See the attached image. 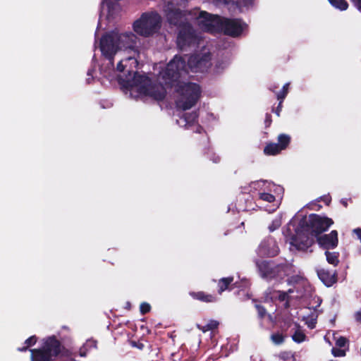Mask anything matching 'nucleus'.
Wrapping results in <instances>:
<instances>
[{
    "label": "nucleus",
    "mask_w": 361,
    "mask_h": 361,
    "mask_svg": "<svg viewBox=\"0 0 361 361\" xmlns=\"http://www.w3.org/2000/svg\"><path fill=\"white\" fill-rule=\"evenodd\" d=\"M353 232L357 235V238L361 240V228H355L353 230Z\"/></svg>",
    "instance_id": "nucleus-44"
},
{
    "label": "nucleus",
    "mask_w": 361,
    "mask_h": 361,
    "mask_svg": "<svg viewBox=\"0 0 361 361\" xmlns=\"http://www.w3.org/2000/svg\"><path fill=\"white\" fill-rule=\"evenodd\" d=\"M161 25V17L157 11L146 12L133 23L134 31L143 37L157 32Z\"/></svg>",
    "instance_id": "nucleus-3"
},
{
    "label": "nucleus",
    "mask_w": 361,
    "mask_h": 361,
    "mask_svg": "<svg viewBox=\"0 0 361 361\" xmlns=\"http://www.w3.org/2000/svg\"><path fill=\"white\" fill-rule=\"evenodd\" d=\"M117 253V251L114 248L109 249L108 250V254L109 255H115Z\"/></svg>",
    "instance_id": "nucleus-46"
},
{
    "label": "nucleus",
    "mask_w": 361,
    "mask_h": 361,
    "mask_svg": "<svg viewBox=\"0 0 361 361\" xmlns=\"http://www.w3.org/2000/svg\"><path fill=\"white\" fill-rule=\"evenodd\" d=\"M133 61L135 63L137 62L136 59H135V57H128L127 59H125V61ZM123 61L124 60H121L118 64H117V66H116V70L118 71V72H123L124 69H125V66L126 65H123Z\"/></svg>",
    "instance_id": "nucleus-34"
},
{
    "label": "nucleus",
    "mask_w": 361,
    "mask_h": 361,
    "mask_svg": "<svg viewBox=\"0 0 361 361\" xmlns=\"http://www.w3.org/2000/svg\"><path fill=\"white\" fill-rule=\"evenodd\" d=\"M184 118L187 123H194L197 119L198 114L196 111L186 113L184 115Z\"/></svg>",
    "instance_id": "nucleus-33"
},
{
    "label": "nucleus",
    "mask_w": 361,
    "mask_h": 361,
    "mask_svg": "<svg viewBox=\"0 0 361 361\" xmlns=\"http://www.w3.org/2000/svg\"><path fill=\"white\" fill-rule=\"evenodd\" d=\"M265 296L267 299H270L271 301L278 300L280 302H283L289 298L288 293L281 290H276L273 288H269L266 290Z\"/></svg>",
    "instance_id": "nucleus-17"
},
{
    "label": "nucleus",
    "mask_w": 361,
    "mask_h": 361,
    "mask_svg": "<svg viewBox=\"0 0 361 361\" xmlns=\"http://www.w3.org/2000/svg\"><path fill=\"white\" fill-rule=\"evenodd\" d=\"M305 338V334L300 329H297L292 335V339L298 343L303 342Z\"/></svg>",
    "instance_id": "nucleus-29"
},
{
    "label": "nucleus",
    "mask_w": 361,
    "mask_h": 361,
    "mask_svg": "<svg viewBox=\"0 0 361 361\" xmlns=\"http://www.w3.org/2000/svg\"><path fill=\"white\" fill-rule=\"evenodd\" d=\"M244 6H248L250 5H252L253 3V0H243Z\"/></svg>",
    "instance_id": "nucleus-47"
},
{
    "label": "nucleus",
    "mask_w": 361,
    "mask_h": 361,
    "mask_svg": "<svg viewBox=\"0 0 361 361\" xmlns=\"http://www.w3.org/2000/svg\"><path fill=\"white\" fill-rule=\"evenodd\" d=\"M322 200L326 203V204H329L331 202V197L329 196H324L322 197Z\"/></svg>",
    "instance_id": "nucleus-45"
},
{
    "label": "nucleus",
    "mask_w": 361,
    "mask_h": 361,
    "mask_svg": "<svg viewBox=\"0 0 361 361\" xmlns=\"http://www.w3.org/2000/svg\"><path fill=\"white\" fill-rule=\"evenodd\" d=\"M176 43L180 50H185L198 43L195 30L190 23H183L178 29Z\"/></svg>",
    "instance_id": "nucleus-8"
},
{
    "label": "nucleus",
    "mask_w": 361,
    "mask_h": 361,
    "mask_svg": "<svg viewBox=\"0 0 361 361\" xmlns=\"http://www.w3.org/2000/svg\"><path fill=\"white\" fill-rule=\"evenodd\" d=\"M292 325V322L290 321L286 322L284 326H281L282 331L285 332L286 330Z\"/></svg>",
    "instance_id": "nucleus-42"
},
{
    "label": "nucleus",
    "mask_w": 361,
    "mask_h": 361,
    "mask_svg": "<svg viewBox=\"0 0 361 361\" xmlns=\"http://www.w3.org/2000/svg\"><path fill=\"white\" fill-rule=\"evenodd\" d=\"M279 252L278 245L272 238L262 240L257 248V253L262 257H273L276 256Z\"/></svg>",
    "instance_id": "nucleus-13"
},
{
    "label": "nucleus",
    "mask_w": 361,
    "mask_h": 361,
    "mask_svg": "<svg viewBox=\"0 0 361 361\" xmlns=\"http://www.w3.org/2000/svg\"><path fill=\"white\" fill-rule=\"evenodd\" d=\"M233 280V276L224 277L220 279L217 283L219 294H221L225 290H231L233 289L232 283Z\"/></svg>",
    "instance_id": "nucleus-19"
},
{
    "label": "nucleus",
    "mask_w": 361,
    "mask_h": 361,
    "mask_svg": "<svg viewBox=\"0 0 361 361\" xmlns=\"http://www.w3.org/2000/svg\"><path fill=\"white\" fill-rule=\"evenodd\" d=\"M30 351L31 361H56L72 356L71 351L54 335L44 338L40 347L30 349Z\"/></svg>",
    "instance_id": "nucleus-2"
},
{
    "label": "nucleus",
    "mask_w": 361,
    "mask_h": 361,
    "mask_svg": "<svg viewBox=\"0 0 361 361\" xmlns=\"http://www.w3.org/2000/svg\"><path fill=\"white\" fill-rule=\"evenodd\" d=\"M150 310H151V306L149 303H147V302L141 303V305L140 306V312L142 315L146 314L147 313L149 312Z\"/></svg>",
    "instance_id": "nucleus-37"
},
{
    "label": "nucleus",
    "mask_w": 361,
    "mask_h": 361,
    "mask_svg": "<svg viewBox=\"0 0 361 361\" xmlns=\"http://www.w3.org/2000/svg\"><path fill=\"white\" fill-rule=\"evenodd\" d=\"M341 204L345 207H348V200L347 199H342L341 200Z\"/></svg>",
    "instance_id": "nucleus-48"
},
{
    "label": "nucleus",
    "mask_w": 361,
    "mask_h": 361,
    "mask_svg": "<svg viewBox=\"0 0 361 361\" xmlns=\"http://www.w3.org/2000/svg\"><path fill=\"white\" fill-rule=\"evenodd\" d=\"M198 25L208 32L220 27L221 18L217 15H212L207 11H200L197 18Z\"/></svg>",
    "instance_id": "nucleus-11"
},
{
    "label": "nucleus",
    "mask_w": 361,
    "mask_h": 361,
    "mask_svg": "<svg viewBox=\"0 0 361 361\" xmlns=\"http://www.w3.org/2000/svg\"><path fill=\"white\" fill-rule=\"evenodd\" d=\"M332 219L327 216H322L317 214H311L308 218L303 217L299 222V226L310 235L318 237L326 231L334 224Z\"/></svg>",
    "instance_id": "nucleus-4"
},
{
    "label": "nucleus",
    "mask_w": 361,
    "mask_h": 361,
    "mask_svg": "<svg viewBox=\"0 0 361 361\" xmlns=\"http://www.w3.org/2000/svg\"><path fill=\"white\" fill-rule=\"evenodd\" d=\"M316 238L319 247L326 250H333L338 245V232L336 230L329 234H321Z\"/></svg>",
    "instance_id": "nucleus-14"
},
{
    "label": "nucleus",
    "mask_w": 361,
    "mask_h": 361,
    "mask_svg": "<svg viewBox=\"0 0 361 361\" xmlns=\"http://www.w3.org/2000/svg\"><path fill=\"white\" fill-rule=\"evenodd\" d=\"M289 85V82L286 83L283 86L282 90L276 93V98L278 100H284L288 93Z\"/></svg>",
    "instance_id": "nucleus-30"
},
{
    "label": "nucleus",
    "mask_w": 361,
    "mask_h": 361,
    "mask_svg": "<svg viewBox=\"0 0 361 361\" xmlns=\"http://www.w3.org/2000/svg\"><path fill=\"white\" fill-rule=\"evenodd\" d=\"M116 35L119 49L135 50L137 47V37L132 32L121 34L116 32Z\"/></svg>",
    "instance_id": "nucleus-15"
},
{
    "label": "nucleus",
    "mask_w": 361,
    "mask_h": 361,
    "mask_svg": "<svg viewBox=\"0 0 361 361\" xmlns=\"http://www.w3.org/2000/svg\"><path fill=\"white\" fill-rule=\"evenodd\" d=\"M210 54L192 55L188 62L180 56L176 55L166 65L164 70L160 73L161 82H152L147 75H140L135 72L129 85L137 87V92L142 95L152 97L153 99L161 102L166 96V88L176 86L181 75L188 73V67L192 72L206 71L211 66Z\"/></svg>",
    "instance_id": "nucleus-1"
},
{
    "label": "nucleus",
    "mask_w": 361,
    "mask_h": 361,
    "mask_svg": "<svg viewBox=\"0 0 361 361\" xmlns=\"http://www.w3.org/2000/svg\"><path fill=\"white\" fill-rule=\"evenodd\" d=\"M97 348V341L94 338H90L86 341L83 345L80 348L79 354L81 357H85L88 352Z\"/></svg>",
    "instance_id": "nucleus-20"
},
{
    "label": "nucleus",
    "mask_w": 361,
    "mask_h": 361,
    "mask_svg": "<svg viewBox=\"0 0 361 361\" xmlns=\"http://www.w3.org/2000/svg\"><path fill=\"white\" fill-rule=\"evenodd\" d=\"M355 319L357 322H361V311H358L355 314Z\"/></svg>",
    "instance_id": "nucleus-43"
},
{
    "label": "nucleus",
    "mask_w": 361,
    "mask_h": 361,
    "mask_svg": "<svg viewBox=\"0 0 361 361\" xmlns=\"http://www.w3.org/2000/svg\"><path fill=\"white\" fill-rule=\"evenodd\" d=\"M130 345L131 346L134 347V348H138L139 350H143L144 348H145V345L143 343H142L141 341H130Z\"/></svg>",
    "instance_id": "nucleus-38"
},
{
    "label": "nucleus",
    "mask_w": 361,
    "mask_h": 361,
    "mask_svg": "<svg viewBox=\"0 0 361 361\" xmlns=\"http://www.w3.org/2000/svg\"><path fill=\"white\" fill-rule=\"evenodd\" d=\"M331 353L334 357H344L346 355V350L342 348L334 347L331 349Z\"/></svg>",
    "instance_id": "nucleus-32"
},
{
    "label": "nucleus",
    "mask_w": 361,
    "mask_h": 361,
    "mask_svg": "<svg viewBox=\"0 0 361 361\" xmlns=\"http://www.w3.org/2000/svg\"><path fill=\"white\" fill-rule=\"evenodd\" d=\"M286 335L276 332L271 335V340L275 345H281L283 343Z\"/></svg>",
    "instance_id": "nucleus-27"
},
{
    "label": "nucleus",
    "mask_w": 361,
    "mask_h": 361,
    "mask_svg": "<svg viewBox=\"0 0 361 361\" xmlns=\"http://www.w3.org/2000/svg\"><path fill=\"white\" fill-rule=\"evenodd\" d=\"M324 255L329 264L336 267L339 264V252L326 250Z\"/></svg>",
    "instance_id": "nucleus-23"
},
{
    "label": "nucleus",
    "mask_w": 361,
    "mask_h": 361,
    "mask_svg": "<svg viewBox=\"0 0 361 361\" xmlns=\"http://www.w3.org/2000/svg\"><path fill=\"white\" fill-rule=\"evenodd\" d=\"M256 266L261 277L268 281L286 275L289 268L286 263L276 264L273 260H258Z\"/></svg>",
    "instance_id": "nucleus-6"
},
{
    "label": "nucleus",
    "mask_w": 361,
    "mask_h": 361,
    "mask_svg": "<svg viewBox=\"0 0 361 361\" xmlns=\"http://www.w3.org/2000/svg\"><path fill=\"white\" fill-rule=\"evenodd\" d=\"M286 293H288V295L289 293H293V290L292 289H289Z\"/></svg>",
    "instance_id": "nucleus-51"
},
{
    "label": "nucleus",
    "mask_w": 361,
    "mask_h": 361,
    "mask_svg": "<svg viewBox=\"0 0 361 361\" xmlns=\"http://www.w3.org/2000/svg\"><path fill=\"white\" fill-rule=\"evenodd\" d=\"M219 322L216 320H210L205 326H201L200 324H197V328L201 330L202 332H206L208 331H213L218 328L219 326Z\"/></svg>",
    "instance_id": "nucleus-25"
},
{
    "label": "nucleus",
    "mask_w": 361,
    "mask_h": 361,
    "mask_svg": "<svg viewBox=\"0 0 361 361\" xmlns=\"http://www.w3.org/2000/svg\"><path fill=\"white\" fill-rule=\"evenodd\" d=\"M319 279L323 283L327 286L331 287L337 282L338 274L336 271L333 273L324 269H320L317 271Z\"/></svg>",
    "instance_id": "nucleus-16"
},
{
    "label": "nucleus",
    "mask_w": 361,
    "mask_h": 361,
    "mask_svg": "<svg viewBox=\"0 0 361 361\" xmlns=\"http://www.w3.org/2000/svg\"><path fill=\"white\" fill-rule=\"evenodd\" d=\"M37 341V337L36 336H31L28 338H27L24 342V346L19 347L17 348V350L19 352H25L28 350V348L31 346H33L36 344Z\"/></svg>",
    "instance_id": "nucleus-24"
},
{
    "label": "nucleus",
    "mask_w": 361,
    "mask_h": 361,
    "mask_svg": "<svg viewBox=\"0 0 361 361\" xmlns=\"http://www.w3.org/2000/svg\"><path fill=\"white\" fill-rule=\"evenodd\" d=\"M329 361H337V360H329Z\"/></svg>",
    "instance_id": "nucleus-52"
},
{
    "label": "nucleus",
    "mask_w": 361,
    "mask_h": 361,
    "mask_svg": "<svg viewBox=\"0 0 361 361\" xmlns=\"http://www.w3.org/2000/svg\"><path fill=\"white\" fill-rule=\"evenodd\" d=\"M348 340L344 337V336H340L336 341V345L338 348H344L348 345Z\"/></svg>",
    "instance_id": "nucleus-35"
},
{
    "label": "nucleus",
    "mask_w": 361,
    "mask_h": 361,
    "mask_svg": "<svg viewBox=\"0 0 361 361\" xmlns=\"http://www.w3.org/2000/svg\"><path fill=\"white\" fill-rule=\"evenodd\" d=\"M167 3L166 8L165 9L166 17L169 24L178 27L183 23H188L185 18V11H181L180 8H172L173 6L181 5L184 0H166Z\"/></svg>",
    "instance_id": "nucleus-9"
},
{
    "label": "nucleus",
    "mask_w": 361,
    "mask_h": 361,
    "mask_svg": "<svg viewBox=\"0 0 361 361\" xmlns=\"http://www.w3.org/2000/svg\"><path fill=\"white\" fill-rule=\"evenodd\" d=\"M190 295L195 300H200L204 302H214L216 300V298L214 295L212 294H208L204 291H198V292H190Z\"/></svg>",
    "instance_id": "nucleus-18"
},
{
    "label": "nucleus",
    "mask_w": 361,
    "mask_h": 361,
    "mask_svg": "<svg viewBox=\"0 0 361 361\" xmlns=\"http://www.w3.org/2000/svg\"><path fill=\"white\" fill-rule=\"evenodd\" d=\"M291 137L289 135L281 133L278 135L277 145L281 151L285 150L290 143Z\"/></svg>",
    "instance_id": "nucleus-22"
},
{
    "label": "nucleus",
    "mask_w": 361,
    "mask_h": 361,
    "mask_svg": "<svg viewBox=\"0 0 361 361\" xmlns=\"http://www.w3.org/2000/svg\"><path fill=\"white\" fill-rule=\"evenodd\" d=\"M332 6L340 10L345 11L348 8V4L346 0H328Z\"/></svg>",
    "instance_id": "nucleus-26"
},
{
    "label": "nucleus",
    "mask_w": 361,
    "mask_h": 361,
    "mask_svg": "<svg viewBox=\"0 0 361 361\" xmlns=\"http://www.w3.org/2000/svg\"><path fill=\"white\" fill-rule=\"evenodd\" d=\"M176 91L183 97V99L179 100L177 105L184 111L191 109L197 104L201 93L200 85L193 82L178 85Z\"/></svg>",
    "instance_id": "nucleus-5"
},
{
    "label": "nucleus",
    "mask_w": 361,
    "mask_h": 361,
    "mask_svg": "<svg viewBox=\"0 0 361 361\" xmlns=\"http://www.w3.org/2000/svg\"><path fill=\"white\" fill-rule=\"evenodd\" d=\"M259 197L260 200L269 203L274 202L276 199L274 195L268 192H259Z\"/></svg>",
    "instance_id": "nucleus-31"
},
{
    "label": "nucleus",
    "mask_w": 361,
    "mask_h": 361,
    "mask_svg": "<svg viewBox=\"0 0 361 361\" xmlns=\"http://www.w3.org/2000/svg\"><path fill=\"white\" fill-rule=\"evenodd\" d=\"M225 35L233 37L241 35L243 27L240 19H221L220 27Z\"/></svg>",
    "instance_id": "nucleus-12"
},
{
    "label": "nucleus",
    "mask_w": 361,
    "mask_h": 361,
    "mask_svg": "<svg viewBox=\"0 0 361 361\" xmlns=\"http://www.w3.org/2000/svg\"><path fill=\"white\" fill-rule=\"evenodd\" d=\"M310 235V232L303 231L298 225L295 229V234H292L290 237V243L299 250H307L314 243V236Z\"/></svg>",
    "instance_id": "nucleus-10"
},
{
    "label": "nucleus",
    "mask_w": 361,
    "mask_h": 361,
    "mask_svg": "<svg viewBox=\"0 0 361 361\" xmlns=\"http://www.w3.org/2000/svg\"><path fill=\"white\" fill-rule=\"evenodd\" d=\"M281 225V222L280 219H274L272 221L271 224L269 226V230L270 232H273L275 230L278 229Z\"/></svg>",
    "instance_id": "nucleus-36"
},
{
    "label": "nucleus",
    "mask_w": 361,
    "mask_h": 361,
    "mask_svg": "<svg viewBox=\"0 0 361 361\" xmlns=\"http://www.w3.org/2000/svg\"><path fill=\"white\" fill-rule=\"evenodd\" d=\"M350 1L361 13V0H350Z\"/></svg>",
    "instance_id": "nucleus-40"
},
{
    "label": "nucleus",
    "mask_w": 361,
    "mask_h": 361,
    "mask_svg": "<svg viewBox=\"0 0 361 361\" xmlns=\"http://www.w3.org/2000/svg\"><path fill=\"white\" fill-rule=\"evenodd\" d=\"M264 154L267 156H275L281 152V149L279 148L277 143L269 142L267 143L264 148Z\"/></svg>",
    "instance_id": "nucleus-21"
},
{
    "label": "nucleus",
    "mask_w": 361,
    "mask_h": 361,
    "mask_svg": "<svg viewBox=\"0 0 361 361\" xmlns=\"http://www.w3.org/2000/svg\"><path fill=\"white\" fill-rule=\"evenodd\" d=\"M287 301L286 302V304H285V307L286 308H288L289 307L290 305H289V302L288 300H286Z\"/></svg>",
    "instance_id": "nucleus-50"
},
{
    "label": "nucleus",
    "mask_w": 361,
    "mask_h": 361,
    "mask_svg": "<svg viewBox=\"0 0 361 361\" xmlns=\"http://www.w3.org/2000/svg\"><path fill=\"white\" fill-rule=\"evenodd\" d=\"M116 39H118L116 32L111 31L103 35L99 42V48L102 55L109 60L111 66H114V56L119 49Z\"/></svg>",
    "instance_id": "nucleus-7"
},
{
    "label": "nucleus",
    "mask_w": 361,
    "mask_h": 361,
    "mask_svg": "<svg viewBox=\"0 0 361 361\" xmlns=\"http://www.w3.org/2000/svg\"><path fill=\"white\" fill-rule=\"evenodd\" d=\"M283 100H279V105L276 108V109H272V111H274L278 116H280V113H281V109H282V103H283Z\"/></svg>",
    "instance_id": "nucleus-41"
},
{
    "label": "nucleus",
    "mask_w": 361,
    "mask_h": 361,
    "mask_svg": "<svg viewBox=\"0 0 361 361\" xmlns=\"http://www.w3.org/2000/svg\"><path fill=\"white\" fill-rule=\"evenodd\" d=\"M253 302L255 303V307L257 311L258 317L263 319L267 314L266 308L261 304L258 303L256 300H253Z\"/></svg>",
    "instance_id": "nucleus-28"
},
{
    "label": "nucleus",
    "mask_w": 361,
    "mask_h": 361,
    "mask_svg": "<svg viewBox=\"0 0 361 361\" xmlns=\"http://www.w3.org/2000/svg\"><path fill=\"white\" fill-rule=\"evenodd\" d=\"M272 123V118L270 114L267 113L265 115L264 124L265 128H269Z\"/></svg>",
    "instance_id": "nucleus-39"
},
{
    "label": "nucleus",
    "mask_w": 361,
    "mask_h": 361,
    "mask_svg": "<svg viewBox=\"0 0 361 361\" xmlns=\"http://www.w3.org/2000/svg\"><path fill=\"white\" fill-rule=\"evenodd\" d=\"M220 160V158L219 157H216L215 159H213L214 162L217 163Z\"/></svg>",
    "instance_id": "nucleus-49"
}]
</instances>
